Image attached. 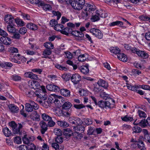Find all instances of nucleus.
Segmentation results:
<instances>
[{
    "label": "nucleus",
    "mask_w": 150,
    "mask_h": 150,
    "mask_svg": "<svg viewBox=\"0 0 150 150\" xmlns=\"http://www.w3.org/2000/svg\"><path fill=\"white\" fill-rule=\"evenodd\" d=\"M26 103L25 104V109L28 112H31L33 110V108L31 104Z\"/></svg>",
    "instance_id": "a19ab883"
},
{
    "label": "nucleus",
    "mask_w": 150,
    "mask_h": 150,
    "mask_svg": "<svg viewBox=\"0 0 150 150\" xmlns=\"http://www.w3.org/2000/svg\"><path fill=\"white\" fill-rule=\"evenodd\" d=\"M92 9L90 10L88 9L87 10H84L82 9L81 12L79 15V17L81 18H83L86 20L88 18V16L90 14V13H93V12L95 11V8L94 6L92 5Z\"/></svg>",
    "instance_id": "20e7f679"
},
{
    "label": "nucleus",
    "mask_w": 150,
    "mask_h": 150,
    "mask_svg": "<svg viewBox=\"0 0 150 150\" xmlns=\"http://www.w3.org/2000/svg\"><path fill=\"white\" fill-rule=\"evenodd\" d=\"M74 129L76 133H79V132L83 133L85 130V128L81 125L74 127Z\"/></svg>",
    "instance_id": "f3484780"
},
{
    "label": "nucleus",
    "mask_w": 150,
    "mask_h": 150,
    "mask_svg": "<svg viewBox=\"0 0 150 150\" xmlns=\"http://www.w3.org/2000/svg\"><path fill=\"white\" fill-rule=\"evenodd\" d=\"M52 13L54 16H57V19L58 20L61 17V14L58 11H52Z\"/></svg>",
    "instance_id": "13d9d810"
},
{
    "label": "nucleus",
    "mask_w": 150,
    "mask_h": 150,
    "mask_svg": "<svg viewBox=\"0 0 150 150\" xmlns=\"http://www.w3.org/2000/svg\"><path fill=\"white\" fill-rule=\"evenodd\" d=\"M9 125L13 129L14 133L15 134H18L19 132L18 129L16 124L14 121H12L9 123Z\"/></svg>",
    "instance_id": "2eb2a0df"
},
{
    "label": "nucleus",
    "mask_w": 150,
    "mask_h": 150,
    "mask_svg": "<svg viewBox=\"0 0 150 150\" xmlns=\"http://www.w3.org/2000/svg\"><path fill=\"white\" fill-rule=\"evenodd\" d=\"M123 25V23L120 21H117L113 22L109 24V25L110 26H114L115 25L122 26Z\"/></svg>",
    "instance_id": "c9c22d12"
},
{
    "label": "nucleus",
    "mask_w": 150,
    "mask_h": 150,
    "mask_svg": "<svg viewBox=\"0 0 150 150\" xmlns=\"http://www.w3.org/2000/svg\"><path fill=\"white\" fill-rule=\"evenodd\" d=\"M137 146L141 150H146L145 145L144 142L141 141H139L137 142Z\"/></svg>",
    "instance_id": "bb28decb"
},
{
    "label": "nucleus",
    "mask_w": 150,
    "mask_h": 150,
    "mask_svg": "<svg viewBox=\"0 0 150 150\" xmlns=\"http://www.w3.org/2000/svg\"><path fill=\"white\" fill-rule=\"evenodd\" d=\"M57 123L58 125L62 127H67L69 126L67 123L64 121H58L57 122Z\"/></svg>",
    "instance_id": "7c9ffc66"
},
{
    "label": "nucleus",
    "mask_w": 150,
    "mask_h": 150,
    "mask_svg": "<svg viewBox=\"0 0 150 150\" xmlns=\"http://www.w3.org/2000/svg\"><path fill=\"white\" fill-rule=\"evenodd\" d=\"M35 115L34 116H31L32 119L34 121H38L40 120L39 115L36 112H34Z\"/></svg>",
    "instance_id": "de8ad7c7"
},
{
    "label": "nucleus",
    "mask_w": 150,
    "mask_h": 150,
    "mask_svg": "<svg viewBox=\"0 0 150 150\" xmlns=\"http://www.w3.org/2000/svg\"><path fill=\"white\" fill-rule=\"evenodd\" d=\"M61 77L64 81H66L69 80L70 76L69 75L65 74L62 75Z\"/></svg>",
    "instance_id": "0e129e2a"
},
{
    "label": "nucleus",
    "mask_w": 150,
    "mask_h": 150,
    "mask_svg": "<svg viewBox=\"0 0 150 150\" xmlns=\"http://www.w3.org/2000/svg\"><path fill=\"white\" fill-rule=\"evenodd\" d=\"M99 14L96 13V14L93 16L91 18V20L92 22H95L99 20Z\"/></svg>",
    "instance_id": "79ce46f5"
},
{
    "label": "nucleus",
    "mask_w": 150,
    "mask_h": 150,
    "mask_svg": "<svg viewBox=\"0 0 150 150\" xmlns=\"http://www.w3.org/2000/svg\"><path fill=\"white\" fill-rule=\"evenodd\" d=\"M26 27L32 30H36L38 29V26L35 24L32 23L28 24Z\"/></svg>",
    "instance_id": "c85d7f7f"
},
{
    "label": "nucleus",
    "mask_w": 150,
    "mask_h": 150,
    "mask_svg": "<svg viewBox=\"0 0 150 150\" xmlns=\"http://www.w3.org/2000/svg\"><path fill=\"white\" fill-rule=\"evenodd\" d=\"M57 95L52 94H51L48 97V99L50 103H51L52 101H54L55 98H57Z\"/></svg>",
    "instance_id": "5fc2aeb1"
},
{
    "label": "nucleus",
    "mask_w": 150,
    "mask_h": 150,
    "mask_svg": "<svg viewBox=\"0 0 150 150\" xmlns=\"http://www.w3.org/2000/svg\"><path fill=\"white\" fill-rule=\"evenodd\" d=\"M110 51L111 53L117 54L120 52V50L117 47H111L110 49Z\"/></svg>",
    "instance_id": "473e14b6"
},
{
    "label": "nucleus",
    "mask_w": 150,
    "mask_h": 150,
    "mask_svg": "<svg viewBox=\"0 0 150 150\" xmlns=\"http://www.w3.org/2000/svg\"><path fill=\"white\" fill-rule=\"evenodd\" d=\"M30 87L32 88L35 89L38 88L40 86V85L38 82L37 81H33L28 83Z\"/></svg>",
    "instance_id": "4468645a"
},
{
    "label": "nucleus",
    "mask_w": 150,
    "mask_h": 150,
    "mask_svg": "<svg viewBox=\"0 0 150 150\" xmlns=\"http://www.w3.org/2000/svg\"><path fill=\"white\" fill-rule=\"evenodd\" d=\"M83 123L84 125H89L92 124V122L91 119L86 118L83 120Z\"/></svg>",
    "instance_id": "37998d69"
},
{
    "label": "nucleus",
    "mask_w": 150,
    "mask_h": 150,
    "mask_svg": "<svg viewBox=\"0 0 150 150\" xmlns=\"http://www.w3.org/2000/svg\"><path fill=\"white\" fill-rule=\"evenodd\" d=\"M71 80L74 84H77L81 80V77L80 75L77 73L73 74L71 77Z\"/></svg>",
    "instance_id": "6e6552de"
},
{
    "label": "nucleus",
    "mask_w": 150,
    "mask_h": 150,
    "mask_svg": "<svg viewBox=\"0 0 150 150\" xmlns=\"http://www.w3.org/2000/svg\"><path fill=\"white\" fill-rule=\"evenodd\" d=\"M87 134L89 135H95V128L93 127H88L87 131Z\"/></svg>",
    "instance_id": "e433bc0d"
},
{
    "label": "nucleus",
    "mask_w": 150,
    "mask_h": 150,
    "mask_svg": "<svg viewBox=\"0 0 150 150\" xmlns=\"http://www.w3.org/2000/svg\"><path fill=\"white\" fill-rule=\"evenodd\" d=\"M137 113L140 117H147L146 114L144 111L138 110L137 112Z\"/></svg>",
    "instance_id": "6e6d98bb"
},
{
    "label": "nucleus",
    "mask_w": 150,
    "mask_h": 150,
    "mask_svg": "<svg viewBox=\"0 0 150 150\" xmlns=\"http://www.w3.org/2000/svg\"><path fill=\"white\" fill-rule=\"evenodd\" d=\"M139 125L143 127H144L146 126L147 125L146 120H142L141 121L139 122Z\"/></svg>",
    "instance_id": "680f3d73"
},
{
    "label": "nucleus",
    "mask_w": 150,
    "mask_h": 150,
    "mask_svg": "<svg viewBox=\"0 0 150 150\" xmlns=\"http://www.w3.org/2000/svg\"><path fill=\"white\" fill-rule=\"evenodd\" d=\"M121 119L122 121L125 122H131L133 120L132 117L127 115L121 117Z\"/></svg>",
    "instance_id": "cd10ccee"
},
{
    "label": "nucleus",
    "mask_w": 150,
    "mask_h": 150,
    "mask_svg": "<svg viewBox=\"0 0 150 150\" xmlns=\"http://www.w3.org/2000/svg\"><path fill=\"white\" fill-rule=\"evenodd\" d=\"M57 22L55 19H52L51 20L50 22V25L51 27H54L57 24Z\"/></svg>",
    "instance_id": "774afa93"
},
{
    "label": "nucleus",
    "mask_w": 150,
    "mask_h": 150,
    "mask_svg": "<svg viewBox=\"0 0 150 150\" xmlns=\"http://www.w3.org/2000/svg\"><path fill=\"white\" fill-rule=\"evenodd\" d=\"M59 91L61 94L64 96L69 97L70 95V92L69 90L66 88L60 89Z\"/></svg>",
    "instance_id": "dca6fc26"
},
{
    "label": "nucleus",
    "mask_w": 150,
    "mask_h": 150,
    "mask_svg": "<svg viewBox=\"0 0 150 150\" xmlns=\"http://www.w3.org/2000/svg\"><path fill=\"white\" fill-rule=\"evenodd\" d=\"M133 132L135 133H139L141 131V129L138 126H135L132 129Z\"/></svg>",
    "instance_id": "69168bd1"
},
{
    "label": "nucleus",
    "mask_w": 150,
    "mask_h": 150,
    "mask_svg": "<svg viewBox=\"0 0 150 150\" xmlns=\"http://www.w3.org/2000/svg\"><path fill=\"white\" fill-rule=\"evenodd\" d=\"M115 103V102L112 98H109L106 101H98L96 105L101 108L107 109L113 107Z\"/></svg>",
    "instance_id": "f03ea898"
},
{
    "label": "nucleus",
    "mask_w": 150,
    "mask_h": 150,
    "mask_svg": "<svg viewBox=\"0 0 150 150\" xmlns=\"http://www.w3.org/2000/svg\"><path fill=\"white\" fill-rule=\"evenodd\" d=\"M57 98H55L54 102L55 105L57 107H59L61 106V105L60 103L59 98H58V97H59V95H57Z\"/></svg>",
    "instance_id": "603ef678"
},
{
    "label": "nucleus",
    "mask_w": 150,
    "mask_h": 150,
    "mask_svg": "<svg viewBox=\"0 0 150 150\" xmlns=\"http://www.w3.org/2000/svg\"><path fill=\"white\" fill-rule=\"evenodd\" d=\"M29 102L31 104L33 108L35 110H37L38 109L39 106L38 104L35 103L32 100H30Z\"/></svg>",
    "instance_id": "e2e57ef3"
},
{
    "label": "nucleus",
    "mask_w": 150,
    "mask_h": 150,
    "mask_svg": "<svg viewBox=\"0 0 150 150\" xmlns=\"http://www.w3.org/2000/svg\"><path fill=\"white\" fill-rule=\"evenodd\" d=\"M13 66L12 64L10 62H4L1 63V67L6 68L7 67H11Z\"/></svg>",
    "instance_id": "4c0bfd02"
},
{
    "label": "nucleus",
    "mask_w": 150,
    "mask_h": 150,
    "mask_svg": "<svg viewBox=\"0 0 150 150\" xmlns=\"http://www.w3.org/2000/svg\"><path fill=\"white\" fill-rule=\"evenodd\" d=\"M10 79L13 81H17L21 80V77L18 75L14 74L12 75L10 77Z\"/></svg>",
    "instance_id": "49530a36"
},
{
    "label": "nucleus",
    "mask_w": 150,
    "mask_h": 150,
    "mask_svg": "<svg viewBox=\"0 0 150 150\" xmlns=\"http://www.w3.org/2000/svg\"><path fill=\"white\" fill-rule=\"evenodd\" d=\"M47 90L50 91L58 92L60 90V88L58 86L51 84H48L46 86Z\"/></svg>",
    "instance_id": "9b49d317"
},
{
    "label": "nucleus",
    "mask_w": 150,
    "mask_h": 150,
    "mask_svg": "<svg viewBox=\"0 0 150 150\" xmlns=\"http://www.w3.org/2000/svg\"><path fill=\"white\" fill-rule=\"evenodd\" d=\"M34 140L33 137H30L26 134L22 138V140L24 143L28 144L30 142Z\"/></svg>",
    "instance_id": "ddd939ff"
},
{
    "label": "nucleus",
    "mask_w": 150,
    "mask_h": 150,
    "mask_svg": "<svg viewBox=\"0 0 150 150\" xmlns=\"http://www.w3.org/2000/svg\"><path fill=\"white\" fill-rule=\"evenodd\" d=\"M44 46L46 48L49 49H53L54 48L53 45L50 42H47L45 43Z\"/></svg>",
    "instance_id": "58836bf2"
},
{
    "label": "nucleus",
    "mask_w": 150,
    "mask_h": 150,
    "mask_svg": "<svg viewBox=\"0 0 150 150\" xmlns=\"http://www.w3.org/2000/svg\"><path fill=\"white\" fill-rule=\"evenodd\" d=\"M2 132L4 135L6 137H9L11 135V132L9 129L7 127L3 128Z\"/></svg>",
    "instance_id": "393cba45"
},
{
    "label": "nucleus",
    "mask_w": 150,
    "mask_h": 150,
    "mask_svg": "<svg viewBox=\"0 0 150 150\" xmlns=\"http://www.w3.org/2000/svg\"><path fill=\"white\" fill-rule=\"evenodd\" d=\"M98 84L99 86L103 87L105 89H107L108 86V83L102 79L99 80L98 82Z\"/></svg>",
    "instance_id": "5701e85b"
},
{
    "label": "nucleus",
    "mask_w": 150,
    "mask_h": 150,
    "mask_svg": "<svg viewBox=\"0 0 150 150\" xmlns=\"http://www.w3.org/2000/svg\"><path fill=\"white\" fill-rule=\"evenodd\" d=\"M13 24H9L7 26V30L11 33H13L15 32L16 29L12 25Z\"/></svg>",
    "instance_id": "72a5a7b5"
},
{
    "label": "nucleus",
    "mask_w": 150,
    "mask_h": 150,
    "mask_svg": "<svg viewBox=\"0 0 150 150\" xmlns=\"http://www.w3.org/2000/svg\"><path fill=\"white\" fill-rule=\"evenodd\" d=\"M40 125L42 128L41 133L42 134H44L47 129V126L46 123L43 121L40 122Z\"/></svg>",
    "instance_id": "6ab92c4d"
},
{
    "label": "nucleus",
    "mask_w": 150,
    "mask_h": 150,
    "mask_svg": "<svg viewBox=\"0 0 150 150\" xmlns=\"http://www.w3.org/2000/svg\"><path fill=\"white\" fill-rule=\"evenodd\" d=\"M42 117L43 120L46 121H48L52 120V118L45 113L42 114Z\"/></svg>",
    "instance_id": "ea45409f"
},
{
    "label": "nucleus",
    "mask_w": 150,
    "mask_h": 150,
    "mask_svg": "<svg viewBox=\"0 0 150 150\" xmlns=\"http://www.w3.org/2000/svg\"><path fill=\"white\" fill-rule=\"evenodd\" d=\"M1 41L6 45H10L12 42L11 39L7 36L1 37L0 38Z\"/></svg>",
    "instance_id": "9d476101"
},
{
    "label": "nucleus",
    "mask_w": 150,
    "mask_h": 150,
    "mask_svg": "<svg viewBox=\"0 0 150 150\" xmlns=\"http://www.w3.org/2000/svg\"><path fill=\"white\" fill-rule=\"evenodd\" d=\"M69 4L73 9L76 11H79L81 9L87 10L92 8V5L85 4V0H71Z\"/></svg>",
    "instance_id": "f257e3e1"
},
{
    "label": "nucleus",
    "mask_w": 150,
    "mask_h": 150,
    "mask_svg": "<svg viewBox=\"0 0 150 150\" xmlns=\"http://www.w3.org/2000/svg\"><path fill=\"white\" fill-rule=\"evenodd\" d=\"M56 67L60 70L67 71V68L66 67H63L60 64H57L55 65Z\"/></svg>",
    "instance_id": "338daca9"
},
{
    "label": "nucleus",
    "mask_w": 150,
    "mask_h": 150,
    "mask_svg": "<svg viewBox=\"0 0 150 150\" xmlns=\"http://www.w3.org/2000/svg\"><path fill=\"white\" fill-rule=\"evenodd\" d=\"M72 28H71L67 27L61 31V33L64 35H67L69 33H70L72 32Z\"/></svg>",
    "instance_id": "a878e982"
},
{
    "label": "nucleus",
    "mask_w": 150,
    "mask_h": 150,
    "mask_svg": "<svg viewBox=\"0 0 150 150\" xmlns=\"http://www.w3.org/2000/svg\"><path fill=\"white\" fill-rule=\"evenodd\" d=\"M14 20V17L11 15L6 14L4 16V21L7 24H13Z\"/></svg>",
    "instance_id": "1a4fd4ad"
},
{
    "label": "nucleus",
    "mask_w": 150,
    "mask_h": 150,
    "mask_svg": "<svg viewBox=\"0 0 150 150\" xmlns=\"http://www.w3.org/2000/svg\"><path fill=\"white\" fill-rule=\"evenodd\" d=\"M25 77L27 78H29L31 79L37 80L38 79V76L34 74L31 72H27L24 74Z\"/></svg>",
    "instance_id": "f8f14e48"
},
{
    "label": "nucleus",
    "mask_w": 150,
    "mask_h": 150,
    "mask_svg": "<svg viewBox=\"0 0 150 150\" xmlns=\"http://www.w3.org/2000/svg\"><path fill=\"white\" fill-rule=\"evenodd\" d=\"M18 27L23 26L25 25V23L22 19L17 17L14 19Z\"/></svg>",
    "instance_id": "412c9836"
},
{
    "label": "nucleus",
    "mask_w": 150,
    "mask_h": 150,
    "mask_svg": "<svg viewBox=\"0 0 150 150\" xmlns=\"http://www.w3.org/2000/svg\"><path fill=\"white\" fill-rule=\"evenodd\" d=\"M79 93L80 96H85L88 94L87 91L84 89H80Z\"/></svg>",
    "instance_id": "bf43d9fd"
},
{
    "label": "nucleus",
    "mask_w": 150,
    "mask_h": 150,
    "mask_svg": "<svg viewBox=\"0 0 150 150\" xmlns=\"http://www.w3.org/2000/svg\"><path fill=\"white\" fill-rule=\"evenodd\" d=\"M64 27V26L60 24H57L54 27V29L57 31H59L61 32V31Z\"/></svg>",
    "instance_id": "a18cd8bd"
},
{
    "label": "nucleus",
    "mask_w": 150,
    "mask_h": 150,
    "mask_svg": "<svg viewBox=\"0 0 150 150\" xmlns=\"http://www.w3.org/2000/svg\"><path fill=\"white\" fill-rule=\"evenodd\" d=\"M118 59L123 62H126L127 61V58L126 55L123 53H119L117 55Z\"/></svg>",
    "instance_id": "aec40b11"
},
{
    "label": "nucleus",
    "mask_w": 150,
    "mask_h": 150,
    "mask_svg": "<svg viewBox=\"0 0 150 150\" xmlns=\"http://www.w3.org/2000/svg\"><path fill=\"white\" fill-rule=\"evenodd\" d=\"M8 108L11 112L13 113H16L19 110L18 108L13 104H10L8 106Z\"/></svg>",
    "instance_id": "4be33fe9"
},
{
    "label": "nucleus",
    "mask_w": 150,
    "mask_h": 150,
    "mask_svg": "<svg viewBox=\"0 0 150 150\" xmlns=\"http://www.w3.org/2000/svg\"><path fill=\"white\" fill-rule=\"evenodd\" d=\"M90 31L91 33L99 39H101L103 37V34L101 31L98 29L91 28Z\"/></svg>",
    "instance_id": "0eeeda50"
},
{
    "label": "nucleus",
    "mask_w": 150,
    "mask_h": 150,
    "mask_svg": "<svg viewBox=\"0 0 150 150\" xmlns=\"http://www.w3.org/2000/svg\"><path fill=\"white\" fill-rule=\"evenodd\" d=\"M54 132L57 136H60L62 134L61 130L59 128H55L54 130Z\"/></svg>",
    "instance_id": "052dcab7"
},
{
    "label": "nucleus",
    "mask_w": 150,
    "mask_h": 150,
    "mask_svg": "<svg viewBox=\"0 0 150 150\" xmlns=\"http://www.w3.org/2000/svg\"><path fill=\"white\" fill-rule=\"evenodd\" d=\"M72 106L71 103L69 102H65L62 105L63 109L67 110L69 109Z\"/></svg>",
    "instance_id": "c756f323"
},
{
    "label": "nucleus",
    "mask_w": 150,
    "mask_h": 150,
    "mask_svg": "<svg viewBox=\"0 0 150 150\" xmlns=\"http://www.w3.org/2000/svg\"><path fill=\"white\" fill-rule=\"evenodd\" d=\"M79 69L81 72L84 74H88L89 71L88 65L87 64L85 66H83L80 67Z\"/></svg>",
    "instance_id": "a211bd4d"
},
{
    "label": "nucleus",
    "mask_w": 150,
    "mask_h": 150,
    "mask_svg": "<svg viewBox=\"0 0 150 150\" xmlns=\"http://www.w3.org/2000/svg\"><path fill=\"white\" fill-rule=\"evenodd\" d=\"M51 51L49 50H44L43 55L44 57L46 58L47 57V56L50 55L51 54Z\"/></svg>",
    "instance_id": "4d7b16f0"
},
{
    "label": "nucleus",
    "mask_w": 150,
    "mask_h": 150,
    "mask_svg": "<svg viewBox=\"0 0 150 150\" xmlns=\"http://www.w3.org/2000/svg\"><path fill=\"white\" fill-rule=\"evenodd\" d=\"M35 93L37 97L40 98L43 97V95H44L45 94L44 93L42 92V90L40 89L36 90Z\"/></svg>",
    "instance_id": "f704fd0d"
},
{
    "label": "nucleus",
    "mask_w": 150,
    "mask_h": 150,
    "mask_svg": "<svg viewBox=\"0 0 150 150\" xmlns=\"http://www.w3.org/2000/svg\"><path fill=\"white\" fill-rule=\"evenodd\" d=\"M50 4H45L44 2L41 1L39 3V6L41 7L42 9L46 11H49L52 10V7L53 3L52 1H50Z\"/></svg>",
    "instance_id": "7ed1b4c3"
},
{
    "label": "nucleus",
    "mask_w": 150,
    "mask_h": 150,
    "mask_svg": "<svg viewBox=\"0 0 150 150\" xmlns=\"http://www.w3.org/2000/svg\"><path fill=\"white\" fill-rule=\"evenodd\" d=\"M139 18V19L142 21H148L149 22L150 18L146 15H143L140 16Z\"/></svg>",
    "instance_id": "c03bdc74"
},
{
    "label": "nucleus",
    "mask_w": 150,
    "mask_h": 150,
    "mask_svg": "<svg viewBox=\"0 0 150 150\" xmlns=\"http://www.w3.org/2000/svg\"><path fill=\"white\" fill-rule=\"evenodd\" d=\"M63 134L66 136L70 137L72 134L73 133L71 130L69 128H67L64 129Z\"/></svg>",
    "instance_id": "2f4dec72"
},
{
    "label": "nucleus",
    "mask_w": 150,
    "mask_h": 150,
    "mask_svg": "<svg viewBox=\"0 0 150 150\" xmlns=\"http://www.w3.org/2000/svg\"><path fill=\"white\" fill-rule=\"evenodd\" d=\"M132 51L133 53L136 54L139 57L144 59H146L149 56L148 54L145 51L140 50L135 47L132 48Z\"/></svg>",
    "instance_id": "39448f33"
},
{
    "label": "nucleus",
    "mask_w": 150,
    "mask_h": 150,
    "mask_svg": "<svg viewBox=\"0 0 150 150\" xmlns=\"http://www.w3.org/2000/svg\"><path fill=\"white\" fill-rule=\"evenodd\" d=\"M88 58V55L86 54L80 55L78 57V60L81 62H84Z\"/></svg>",
    "instance_id": "b1692460"
},
{
    "label": "nucleus",
    "mask_w": 150,
    "mask_h": 150,
    "mask_svg": "<svg viewBox=\"0 0 150 150\" xmlns=\"http://www.w3.org/2000/svg\"><path fill=\"white\" fill-rule=\"evenodd\" d=\"M74 120L75 121H73L72 122V123L74 124H76V125H81L82 121L81 119L79 118L78 117H74Z\"/></svg>",
    "instance_id": "3c124183"
},
{
    "label": "nucleus",
    "mask_w": 150,
    "mask_h": 150,
    "mask_svg": "<svg viewBox=\"0 0 150 150\" xmlns=\"http://www.w3.org/2000/svg\"><path fill=\"white\" fill-rule=\"evenodd\" d=\"M9 52L12 53H17L18 52V50L17 48L13 47H11L8 49Z\"/></svg>",
    "instance_id": "8fccbe9b"
},
{
    "label": "nucleus",
    "mask_w": 150,
    "mask_h": 150,
    "mask_svg": "<svg viewBox=\"0 0 150 150\" xmlns=\"http://www.w3.org/2000/svg\"><path fill=\"white\" fill-rule=\"evenodd\" d=\"M48 77L50 79V80L53 81L59 80V78L54 75H49L48 76Z\"/></svg>",
    "instance_id": "864d4df0"
},
{
    "label": "nucleus",
    "mask_w": 150,
    "mask_h": 150,
    "mask_svg": "<svg viewBox=\"0 0 150 150\" xmlns=\"http://www.w3.org/2000/svg\"><path fill=\"white\" fill-rule=\"evenodd\" d=\"M13 142L16 144H20L22 143L21 138L19 137H14Z\"/></svg>",
    "instance_id": "09e8293b"
},
{
    "label": "nucleus",
    "mask_w": 150,
    "mask_h": 150,
    "mask_svg": "<svg viewBox=\"0 0 150 150\" xmlns=\"http://www.w3.org/2000/svg\"><path fill=\"white\" fill-rule=\"evenodd\" d=\"M54 111L57 115L59 116L69 117L71 115L70 113L69 112H65L63 110H61L59 107H57L56 109L54 110Z\"/></svg>",
    "instance_id": "423d86ee"
}]
</instances>
